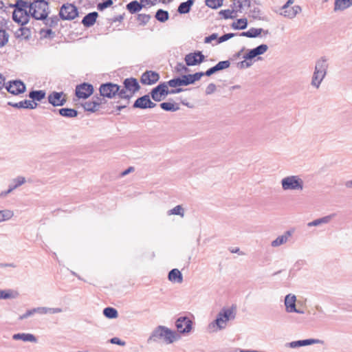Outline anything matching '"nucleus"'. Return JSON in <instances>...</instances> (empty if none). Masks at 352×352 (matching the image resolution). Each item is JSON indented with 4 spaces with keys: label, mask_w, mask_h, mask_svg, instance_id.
<instances>
[{
    "label": "nucleus",
    "mask_w": 352,
    "mask_h": 352,
    "mask_svg": "<svg viewBox=\"0 0 352 352\" xmlns=\"http://www.w3.org/2000/svg\"><path fill=\"white\" fill-rule=\"evenodd\" d=\"M235 318V307H223L217 314L215 320L208 324V330L212 333L224 330L228 326L229 322L234 320Z\"/></svg>",
    "instance_id": "nucleus-1"
},
{
    "label": "nucleus",
    "mask_w": 352,
    "mask_h": 352,
    "mask_svg": "<svg viewBox=\"0 0 352 352\" xmlns=\"http://www.w3.org/2000/svg\"><path fill=\"white\" fill-rule=\"evenodd\" d=\"M179 338L177 333L165 326L160 325L151 333L148 342H157L162 340L166 344H171Z\"/></svg>",
    "instance_id": "nucleus-2"
},
{
    "label": "nucleus",
    "mask_w": 352,
    "mask_h": 352,
    "mask_svg": "<svg viewBox=\"0 0 352 352\" xmlns=\"http://www.w3.org/2000/svg\"><path fill=\"white\" fill-rule=\"evenodd\" d=\"M328 67V60L326 57L322 56L316 60L310 83L311 87L317 89L320 88L327 74Z\"/></svg>",
    "instance_id": "nucleus-3"
},
{
    "label": "nucleus",
    "mask_w": 352,
    "mask_h": 352,
    "mask_svg": "<svg viewBox=\"0 0 352 352\" xmlns=\"http://www.w3.org/2000/svg\"><path fill=\"white\" fill-rule=\"evenodd\" d=\"M282 189L284 191H302L304 189V181L296 175H288L280 181Z\"/></svg>",
    "instance_id": "nucleus-4"
},
{
    "label": "nucleus",
    "mask_w": 352,
    "mask_h": 352,
    "mask_svg": "<svg viewBox=\"0 0 352 352\" xmlns=\"http://www.w3.org/2000/svg\"><path fill=\"white\" fill-rule=\"evenodd\" d=\"M183 91L182 88L169 90L167 83L162 82L154 87L151 91V96L155 102H160L166 98L168 94H175Z\"/></svg>",
    "instance_id": "nucleus-5"
},
{
    "label": "nucleus",
    "mask_w": 352,
    "mask_h": 352,
    "mask_svg": "<svg viewBox=\"0 0 352 352\" xmlns=\"http://www.w3.org/2000/svg\"><path fill=\"white\" fill-rule=\"evenodd\" d=\"M59 15L63 20H73L78 15V8L72 3L63 4L60 8Z\"/></svg>",
    "instance_id": "nucleus-6"
},
{
    "label": "nucleus",
    "mask_w": 352,
    "mask_h": 352,
    "mask_svg": "<svg viewBox=\"0 0 352 352\" xmlns=\"http://www.w3.org/2000/svg\"><path fill=\"white\" fill-rule=\"evenodd\" d=\"M43 3H44V0H34L33 2L30 3L28 12L35 19L44 20V8H42Z\"/></svg>",
    "instance_id": "nucleus-7"
},
{
    "label": "nucleus",
    "mask_w": 352,
    "mask_h": 352,
    "mask_svg": "<svg viewBox=\"0 0 352 352\" xmlns=\"http://www.w3.org/2000/svg\"><path fill=\"white\" fill-rule=\"evenodd\" d=\"M100 96L108 98H114L118 91V85L112 82L102 84L99 89Z\"/></svg>",
    "instance_id": "nucleus-8"
},
{
    "label": "nucleus",
    "mask_w": 352,
    "mask_h": 352,
    "mask_svg": "<svg viewBox=\"0 0 352 352\" xmlns=\"http://www.w3.org/2000/svg\"><path fill=\"white\" fill-rule=\"evenodd\" d=\"M302 8L300 6L296 5L294 6H288L285 7V5H283L278 11H277V13L279 14L281 16H283L284 17H286L289 19H292L296 17V16L301 12Z\"/></svg>",
    "instance_id": "nucleus-9"
},
{
    "label": "nucleus",
    "mask_w": 352,
    "mask_h": 352,
    "mask_svg": "<svg viewBox=\"0 0 352 352\" xmlns=\"http://www.w3.org/2000/svg\"><path fill=\"white\" fill-rule=\"evenodd\" d=\"M30 14L25 9H16L12 14V19L16 23L24 25L29 22Z\"/></svg>",
    "instance_id": "nucleus-10"
},
{
    "label": "nucleus",
    "mask_w": 352,
    "mask_h": 352,
    "mask_svg": "<svg viewBox=\"0 0 352 352\" xmlns=\"http://www.w3.org/2000/svg\"><path fill=\"white\" fill-rule=\"evenodd\" d=\"M7 91L13 95H19L25 91V85L21 80L10 81L5 85Z\"/></svg>",
    "instance_id": "nucleus-11"
},
{
    "label": "nucleus",
    "mask_w": 352,
    "mask_h": 352,
    "mask_svg": "<svg viewBox=\"0 0 352 352\" xmlns=\"http://www.w3.org/2000/svg\"><path fill=\"white\" fill-rule=\"evenodd\" d=\"M205 59V56L200 51L193 53H189L185 56V62L188 66L197 65L201 63Z\"/></svg>",
    "instance_id": "nucleus-12"
},
{
    "label": "nucleus",
    "mask_w": 352,
    "mask_h": 352,
    "mask_svg": "<svg viewBox=\"0 0 352 352\" xmlns=\"http://www.w3.org/2000/svg\"><path fill=\"white\" fill-rule=\"evenodd\" d=\"M94 92V87L91 84L82 83L76 87V96L78 98H87Z\"/></svg>",
    "instance_id": "nucleus-13"
},
{
    "label": "nucleus",
    "mask_w": 352,
    "mask_h": 352,
    "mask_svg": "<svg viewBox=\"0 0 352 352\" xmlns=\"http://www.w3.org/2000/svg\"><path fill=\"white\" fill-rule=\"evenodd\" d=\"M175 326L179 333H188L192 329V321L187 317H180L176 320Z\"/></svg>",
    "instance_id": "nucleus-14"
},
{
    "label": "nucleus",
    "mask_w": 352,
    "mask_h": 352,
    "mask_svg": "<svg viewBox=\"0 0 352 352\" xmlns=\"http://www.w3.org/2000/svg\"><path fill=\"white\" fill-rule=\"evenodd\" d=\"M47 98L48 102L54 107L63 106L67 101L65 95L63 92L53 91L48 96Z\"/></svg>",
    "instance_id": "nucleus-15"
},
{
    "label": "nucleus",
    "mask_w": 352,
    "mask_h": 352,
    "mask_svg": "<svg viewBox=\"0 0 352 352\" xmlns=\"http://www.w3.org/2000/svg\"><path fill=\"white\" fill-rule=\"evenodd\" d=\"M268 48L267 45L261 44L254 49L250 50L248 52L243 56V58L246 60H252L265 54L268 50Z\"/></svg>",
    "instance_id": "nucleus-16"
},
{
    "label": "nucleus",
    "mask_w": 352,
    "mask_h": 352,
    "mask_svg": "<svg viewBox=\"0 0 352 352\" xmlns=\"http://www.w3.org/2000/svg\"><path fill=\"white\" fill-rule=\"evenodd\" d=\"M159 79L160 76L158 73L153 71H147L142 74L141 82L144 85H153L157 82Z\"/></svg>",
    "instance_id": "nucleus-17"
},
{
    "label": "nucleus",
    "mask_w": 352,
    "mask_h": 352,
    "mask_svg": "<svg viewBox=\"0 0 352 352\" xmlns=\"http://www.w3.org/2000/svg\"><path fill=\"white\" fill-rule=\"evenodd\" d=\"M293 233L294 230H287L282 235L278 236L276 239L273 240L271 242V246L276 248L287 243Z\"/></svg>",
    "instance_id": "nucleus-18"
},
{
    "label": "nucleus",
    "mask_w": 352,
    "mask_h": 352,
    "mask_svg": "<svg viewBox=\"0 0 352 352\" xmlns=\"http://www.w3.org/2000/svg\"><path fill=\"white\" fill-rule=\"evenodd\" d=\"M8 104L14 108L30 109H34L37 106L36 102L30 100H24L19 102H8Z\"/></svg>",
    "instance_id": "nucleus-19"
},
{
    "label": "nucleus",
    "mask_w": 352,
    "mask_h": 352,
    "mask_svg": "<svg viewBox=\"0 0 352 352\" xmlns=\"http://www.w3.org/2000/svg\"><path fill=\"white\" fill-rule=\"evenodd\" d=\"M124 87L129 91V94L133 95L140 89V85L135 78H126L124 80Z\"/></svg>",
    "instance_id": "nucleus-20"
},
{
    "label": "nucleus",
    "mask_w": 352,
    "mask_h": 352,
    "mask_svg": "<svg viewBox=\"0 0 352 352\" xmlns=\"http://www.w3.org/2000/svg\"><path fill=\"white\" fill-rule=\"evenodd\" d=\"M296 297L295 295L289 294L285 298V310L288 313H292L293 311H296Z\"/></svg>",
    "instance_id": "nucleus-21"
},
{
    "label": "nucleus",
    "mask_w": 352,
    "mask_h": 352,
    "mask_svg": "<svg viewBox=\"0 0 352 352\" xmlns=\"http://www.w3.org/2000/svg\"><path fill=\"white\" fill-rule=\"evenodd\" d=\"M336 217V214H331L323 217L315 219L307 223L308 227L320 226L324 224H328Z\"/></svg>",
    "instance_id": "nucleus-22"
},
{
    "label": "nucleus",
    "mask_w": 352,
    "mask_h": 352,
    "mask_svg": "<svg viewBox=\"0 0 352 352\" xmlns=\"http://www.w3.org/2000/svg\"><path fill=\"white\" fill-rule=\"evenodd\" d=\"M230 65V63L229 60L220 61L215 66L208 69L205 72V74L207 76H210L218 71L228 68Z\"/></svg>",
    "instance_id": "nucleus-23"
},
{
    "label": "nucleus",
    "mask_w": 352,
    "mask_h": 352,
    "mask_svg": "<svg viewBox=\"0 0 352 352\" xmlns=\"http://www.w3.org/2000/svg\"><path fill=\"white\" fill-rule=\"evenodd\" d=\"M98 16V14L96 12H90L82 19V23L85 27H91L95 23Z\"/></svg>",
    "instance_id": "nucleus-24"
},
{
    "label": "nucleus",
    "mask_w": 352,
    "mask_h": 352,
    "mask_svg": "<svg viewBox=\"0 0 352 352\" xmlns=\"http://www.w3.org/2000/svg\"><path fill=\"white\" fill-rule=\"evenodd\" d=\"M168 280L173 283H182L183 276L178 269H173L168 273Z\"/></svg>",
    "instance_id": "nucleus-25"
},
{
    "label": "nucleus",
    "mask_w": 352,
    "mask_h": 352,
    "mask_svg": "<svg viewBox=\"0 0 352 352\" xmlns=\"http://www.w3.org/2000/svg\"><path fill=\"white\" fill-rule=\"evenodd\" d=\"M149 95H144L138 98L134 102L133 107L135 109H147Z\"/></svg>",
    "instance_id": "nucleus-26"
},
{
    "label": "nucleus",
    "mask_w": 352,
    "mask_h": 352,
    "mask_svg": "<svg viewBox=\"0 0 352 352\" xmlns=\"http://www.w3.org/2000/svg\"><path fill=\"white\" fill-rule=\"evenodd\" d=\"M234 12H241L245 8L250 6V0H233Z\"/></svg>",
    "instance_id": "nucleus-27"
},
{
    "label": "nucleus",
    "mask_w": 352,
    "mask_h": 352,
    "mask_svg": "<svg viewBox=\"0 0 352 352\" xmlns=\"http://www.w3.org/2000/svg\"><path fill=\"white\" fill-rule=\"evenodd\" d=\"M12 338L15 340H23L24 342H36L35 336L30 333H16L14 334Z\"/></svg>",
    "instance_id": "nucleus-28"
},
{
    "label": "nucleus",
    "mask_w": 352,
    "mask_h": 352,
    "mask_svg": "<svg viewBox=\"0 0 352 352\" xmlns=\"http://www.w3.org/2000/svg\"><path fill=\"white\" fill-rule=\"evenodd\" d=\"M264 30L262 28H251L247 32H243L241 33V36H245L248 38H255L258 36Z\"/></svg>",
    "instance_id": "nucleus-29"
},
{
    "label": "nucleus",
    "mask_w": 352,
    "mask_h": 352,
    "mask_svg": "<svg viewBox=\"0 0 352 352\" xmlns=\"http://www.w3.org/2000/svg\"><path fill=\"white\" fill-rule=\"evenodd\" d=\"M349 0H335L334 2V11H343L350 8Z\"/></svg>",
    "instance_id": "nucleus-30"
},
{
    "label": "nucleus",
    "mask_w": 352,
    "mask_h": 352,
    "mask_svg": "<svg viewBox=\"0 0 352 352\" xmlns=\"http://www.w3.org/2000/svg\"><path fill=\"white\" fill-rule=\"evenodd\" d=\"M193 0H188L179 4L177 11L179 14H187L190 12L191 6L193 5Z\"/></svg>",
    "instance_id": "nucleus-31"
},
{
    "label": "nucleus",
    "mask_w": 352,
    "mask_h": 352,
    "mask_svg": "<svg viewBox=\"0 0 352 352\" xmlns=\"http://www.w3.org/2000/svg\"><path fill=\"white\" fill-rule=\"evenodd\" d=\"M60 116L65 118H75L78 116V111L74 109L62 108L58 110Z\"/></svg>",
    "instance_id": "nucleus-32"
},
{
    "label": "nucleus",
    "mask_w": 352,
    "mask_h": 352,
    "mask_svg": "<svg viewBox=\"0 0 352 352\" xmlns=\"http://www.w3.org/2000/svg\"><path fill=\"white\" fill-rule=\"evenodd\" d=\"M18 295L17 292L11 289L0 290V299L15 298Z\"/></svg>",
    "instance_id": "nucleus-33"
},
{
    "label": "nucleus",
    "mask_w": 352,
    "mask_h": 352,
    "mask_svg": "<svg viewBox=\"0 0 352 352\" xmlns=\"http://www.w3.org/2000/svg\"><path fill=\"white\" fill-rule=\"evenodd\" d=\"M143 6L138 1H133L126 5V9L132 14L142 10Z\"/></svg>",
    "instance_id": "nucleus-34"
},
{
    "label": "nucleus",
    "mask_w": 352,
    "mask_h": 352,
    "mask_svg": "<svg viewBox=\"0 0 352 352\" xmlns=\"http://www.w3.org/2000/svg\"><path fill=\"white\" fill-rule=\"evenodd\" d=\"M155 17L158 21L164 23L168 20L169 14L168 11L160 9L156 12Z\"/></svg>",
    "instance_id": "nucleus-35"
},
{
    "label": "nucleus",
    "mask_w": 352,
    "mask_h": 352,
    "mask_svg": "<svg viewBox=\"0 0 352 352\" xmlns=\"http://www.w3.org/2000/svg\"><path fill=\"white\" fill-rule=\"evenodd\" d=\"M43 311H44V307L34 308V309L28 310L24 314L21 315L19 317V319L20 320H22L26 319V318L32 316L35 313L38 312V313L42 314Z\"/></svg>",
    "instance_id": "nucleus-36"
},
{
    "label": "nucleus",
    "mask_w": 352,
    "mask_h": 352,
    "mask_svg": "<svg viewBox=\"0 0 352 352\" xmlns=\"http://www.w3.org/2000/svg\"><path fill=\"white\" fill-rule=\"evenodd\" d=\"M29 97L32 101H41L44 98V90L32 91L29 94Z\"/></svg>",
    "instance_id": "nucleus-37"
},
{
    "label": "nucleus",
    "mask_w": 352,
    "mask_h": 352,
    "mask_svg": "<svg viewBox=\"0 0 352 352\" xmlns=\"http://www.w3.org/2000/svg\"><path fill=\"white\" fill-rule=\"evenodd\" d=\"M160 107L164 111L173 112L177 111L179 109L177 104L172 102H162L160 104Z\"/></svg>",
    "instance_id": "nucleus-38"
},
{
    "label": "nucleus",
    "mask_w": 352,
    "mask_h": 352,
    "mask_svg": "<svg viewBox=\"0 0 352 352\" xmlns=\"http://www.w3.org/2000/svg\"><path fill=\"white\" fill-rule=\"evenodd\" d=\"M116 95L118 96L120 98L125 99L126 101L129 102V99L133 96V95L129 94V91L124 87L120 89V86H118V91L116 93Z\"/></svg>",
    "instance_id": "nucleus-39"
},
{
    "label": "nucleus",
    "mask_w": 352,
    "mask_h": 352,
    "mask_svg": "<svg viewBox=\"0 0 352 352\" xmlns=\"http://www.w3.org/2000/svg\"><path fill=\"white\" fill-rule=\"evenodd\" d=\"M103 314L105 317L110 319L116 318L118 316L117 310L113 307L104 308L103 310Z\"/></svg>",
    "instance_id": "nucleus-40"
},
{
    "label": "nucleus",
    "mask_w": 352,
    "mask_h": 352,
    "mask_svg": "<svg viewBox=\"0 0 352 352\" xmlns=\"http://www.w3.org/2000/svg\"><path fill=\"white\" fill-rule=\"evenodd\" d=\"M13 216H14V212L12 210H0V223L12 219Z\"/></svg>",
    "instance_id": "nucleus-41"
},
{
    "label": "nucleus",
    "mask_w": 352,
    "mask_h": 352,
    "mask_svg": "<svg viewBox=\"0 0 352 352\" xmlns=\"http://www.w3.org/2000/svg\"><path fill=\"white\" fill-rule=\"evenodd\" d=\"M248 21L246 19H240L236 21V22H234L232 25V27L236 30H244L247 28Z\"/></svg>",
    "instance_id": "nucleus-42"
},
{
    "label": "nucleus",
    "mask_w": 352,
    "mask_h": 352,
    "mask_svg": "<svg viewBox=\"0 0 352 352\" xmlns=\"http://www.w3.org/2000/svg\"><path fill=\"white\" fill-rule=\"evenodd\" d=\"M168 215H179L182 217H184V209L182 206L178 205L173 209L168 211Z\"/></svg>",
    "instance_id": "nucleus-43"
},
{
    "label": "nucleus",
    "mask_w": 352,
    "mask_h": 352,
    "mask_svg": "<svg viewBox=\"0 0 352 352\" xmlns=\"http://www.w3.org/2000/svg\"><path fill=\"white\" fill-rule=\"evenodd\" d=\"M82 107L87 111L95 112L98 111L97 103H94L91 101H87L82 104Z\"/></svg>",
    "instance_id": "nucleus-44"
},
{
    "label": "nucleus",
    "mask_w": 352,
    "mask_h": 352,
    "mask_svg": "<svg viewBox=\"0 0 352 352\" xmlns=\"http://www.w3.org/2000/svg\"><path fill=\"white\" fill-rule=\"evenodd\" d=\"M9 34L5 30L0 29V47L5 46L8 42Z\"/></svg>",
    "instance_id": "nucleus-45"
},
{
    "label": "nucleus",
    "mask_w": 352,
    "mask_h": 352,
    "mask_svg": "<svg viewBox=\"0 0 352 352\" xmlns=\"http://www.w3.org/2000/svg\"><path fill=\"white\" fill-rule=\"evenodd\" d=\"M223 1V0H206V4L209 8L217 9L222 6Z\"/></svg>",
    "instance_id": "nucleus-46"
},
{
    "label": "nucleus",
    "mask_w": 352,
    "mask_h": 352,
    "mask_svg": "<svg viewBox=\"0 0 352 352\" xmlns=\"http://www.w3.org/2000/svg\"><path fill=\"white\" fill-rule=\"evenodd\" d=\"M164 82L167 83L168 87V86H170L171 87H177L183 86L182 80L181 78H173V79L168 80V82Z\"/></svg>",
    "instance_id": "nucleus-47"
},
{
    "label": "nucleus",
    "mask_w": 352,
    "mask_h": 352,
    "mask_svg": "<svg viewBox=\"0 0 352 352\" xmlns=\"http://www.w3.org/2000/svg\"><path fill=\"white\" fill-rule=\"evenodd\" d=\"M301 346L314 344H323V341L319 339H307L300 340Z\"/></svg>",
    "instance_id": "nucleus-48"
},
{
    "label": "nucleus",
    "mask_w": 352,
    "mask_h": 352,
    "mask_svg": "<svg viewBox=\"0 0 352 352\" xmlns=\"http://www.w3.org/2000/svg\"><path fill=\"white\" fill-rule=\"evenodd\" d=\"M151 16L146 14H140L138 16V21L141 25H146L150 20Z\"/></svg>",
    "instance_id": "nucleus-49"
},
{
    "label": "nucleus",
    "mask_w": 352,
    "mask_h": 352,
    "mask_svg": "<svg viewBox=\"0 0 352 352\" xmlns=\"http://www.w3.org/2000/svg\"><path fill=\"white\" fill-rule=\"evenodd\" d=\"M234 12V9L233 10H222L219 12V14L222 15L223 17L226 19H233L234 16L232 15V14Z\"/></svg>",
    "instance_id": "nucleus-50"
},
{
    "label": "nucleus",
    "mask_w": 352,
    "mask_h": 352,
    "mask_svg": "<svg viewBox=\"0 0 352 352\" xmlns=\"http://www.w3.org/2000/svg\"><path fill=\"white\" fill-rule=\"evenodd\" d=\"M25 182V179L23 177H18L16 179L13 180V185H11L12 188H14V190L19 186H21Z\"/></svg>",
    "instance_id": "nucleus-51"
},
{
    "label": "nucleus",
    "mask_w": 352,
    "mask_h": 352,
    "mask_svg": "<svg viewBox=\"0 0 352 352\" xmlns=\"http://www.w3.org/2000/svg\"><path fill=\"white\" fill-rule=\"evenodd\" d=\"M113 4L112 0H104L102 3H98V9L102 10L108 7H110Z\"/></svg>",
    "instance_id": "nucleus-52"
},
{
    "label": "nucleus",
    "mask_w": 352,
    "mask_h": 352,
    "mask_svg": "<svg viewBox=\"0 0 352 352\" xmlns=\"http://www.w3.org/2000/svg\"><path fill=\"white\" fill-rule=\"evenodd\" d=\"M30 3L23 0H17L15 4L16 9H25L28 8Z\"/></svg>",
    "instance_id": "nucleus-53"
},
{
    "label": "nucleus",
    "mask_w": 352,
    "mask_h": 352,
    "mask_svg": "<svg viewBox=\"0 0 352 352\" xmlns=\"http://www.w3.org/2000/svg\"><path fill=\"white\" fill-rule=\"evenodd\" d=\"M250 60H246L244 58L243 60L237 63V67L239 69H245L250 67L252 65V63Z\"/></svg>",
    "instance_id": "nucleus-54"
},
{
    "label": "nucleus",
    "mask_w": 352,
    "mask_h": 352,
    "mask_svg": "<svg viewBox=\"0 0 352 352\" xmlns=\"http://www.w3.org/2000/svg\"><path fill=\"white\" fill-rule=\"evenodd\" d=\"M17 33V36H23L24 38H28L30 34V30L26 28H21Z\"/></svg>",
    "instance_id": "nucleus-55"
},
{
    "label": "nucleus",
    "mask_w": 352,
    "mask_h": 352,
    "mask_svg": "<svg viewBox=\"0 0 352 352\" xmlns=\"http://www.w3.org/2000/svg\"><path fill=\"white\" fill-rule=\"evenodd\" d=\"M190 74L182 76V77L181 78L182 80L183 86H187L188 85L194 83L192 78H190Z\"/></svg>",
    "instance_id": "nucleus-56"
},
{
    "label": "nucleus",
    "mask_w": 352,
    "mask_h": 352,
    "mask_svg": "<svg viewBox=\"0 0 352 352\" xmlns=\"http://www.w3.org/2000/svg\"><path fill=\"white\" fill-rule=\"evenodd\" d=\"M234 36V33H228V34H225L224 35L220 36L219 38H218V43H223V42H225L226 41H228V39L232 38Z\"/></svg>",
    "instance_id": "nucleus-57"
},
{
    "label": "nucleus",
    "mask_w": 352,
    "mask_h": 352,
    "mask_svg": "<svg viewBox=\"0 0 352 352\" xmlns=\"http://www.w3.org/2000/svg\"><path fill=\"white\" fill-rule=\"evenodd\" d=\"M217 87L214 83H210L206 89V94L210 95L216 91Z\"/></svg>",
    "instance_id": "nucleus-58"
},
{
    "label": "nucleus",
    "mask_w": 352,
    "mask_h": 352,
    "mask_svg": "<svg viewBox=\"0 0 352 352\" xmlns=\"http://www.w3.org/2000/svg\"><path fill=\"white\" fill-rule=\"evenodd\" d=\"M206 76L205 72H197L194 74H190V78H192L193 82L199 80L202 76Z\"/></svg>",
    "instance_id": "nucleus-59"
},
{
    "label": "nucleus",
    "mask_w": 352,
    "mask_h": 352,
    "mask_svg": "<svg viewBox=\"0 0 352 352\" xmlns=\"http://www.w3.org/2000/svg\"><path fill=\"white\" fill-rule=\"evenodd\" d=\"M285 346L287 347H289V348L295 349V348L300 347L301 342H300V340L293 341V342L287 343Z\"/></svg>",
    "instance_id": "nucleus-60"
},
{
    "label": "nucleus",
    "mask_w": 352,
    "mask_h": 352,
    "mask_svg": "<svg viewBox=\"0 0 352 352\" xmlns=\"http://www.w3.org/2000/svg\"><path fill=\"white\" fill-rule=\"evenodd\" d=\"M92 102L94 103H97V109H98L100 104L104 102V100L101 97H93Z\"/></svg>",
    "instance_id": "nucleus-61"
},
{
    "label": "nucleus",
    "mask_w": 352,
    "mask_h": 352,
    "mask_svg": "<svg viewBox=\"0 0 352 352\" xmlns=\"http://www.w3.org/2000/svg\"><path fill=\"white\" fill-rule=\"evenodd\" d=\"M62 312V309L60 308H46L45 307V314H56Z\"/></svg>",
    "instance_id": "nucleus-62"
},
{
    "label": "nucleus",
    "mask_w": 352,
    "mask_h": 352,
    "mask_svg": "<svg viewBox=\"0 0 352 352\" xmlns=\"http://www.w3.org/2000/svg\"><path fill=\"white\" fill-rule=\"evenodd\" d=\"M110 342L120 346H124L125 344L124 342L122 341L120 338L116 337L111 338L110 340Z\"/></svg>",
    "instance_id": "nucleus-63"
},
{
    "label": "nucleus",
    "mask_w": 352,
    "mask_h": 352,
    "mask_svg": "<svg viewBox=\"0 0 352 352\" xmlns=\"http://www.w3.org/2000/svg\"><path fill=\"white\" fill-rule=\"evenodd\" d=\"M217 38V34L214 33V34H212L211 35H210L208 36H206L204 38V43H209L212 41L216 40Z\"/></svg>",
    "instance_id": "nucleus-64"
}]
</instances>
